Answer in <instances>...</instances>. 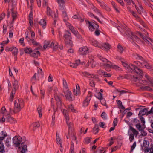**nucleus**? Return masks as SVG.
I'll return each instance as SVG.
<instances>
[{
	"label": "nucleus",
	"instance_id": "nucleus-1",
	"mask_svg": "<svg viewBox=\"0 0 153 153\" xmlns=\"http://www.w3.org/2000/svg\"><path fill=\"white\" fill-rule=\"evenodd\" d=\"M144 77V80L139 79L137 77L135 76H133L132 79L135 82L140 84L144 85H150L152 86H153V78L147 74H145Z\"/></svg>",
	"mask_w": 153,
	"mask_h": 153
},
{
	"label": "nucleus",
	"instance_id": "nucleus-2",
	"mask_svg": "<svg viewBox=\"0 0 153 153\" xmlns=\"http://www.w3.org/2000/svg\"><path fill=\"white\" fill-rule=\"evenodd\" d=\"M24 105V103L23 100L21 99H18L15 101L13 110L10 108L9 111L10 114H15L19 112L21 108H23Z\"/></svg>",
	"mask_w": 153,
	"mask_h": 153
},
{
	"label": "nucleus",
	"instance_id": "nucleus-3",
	"mask_svg": "<svg viewBox=\"0 0 153 153\" xmlns=\"http://www.w3.org/2000/svg\"><path fill=\"white\" fill-rule=\"evenodd\" d=\"M134 58L140 60V67H145L148 69H151L152 68V66L149 64L141 56L138 54H136L134 55Z\"/></svg>",
	"mask_w": 153,
	"mask_h": 153
},
{
	"label": "nucleus",
	"instance_id": "nucleus-4",
	"mask_svg": "<svg viewBox=\"0 0 153 153\" xmlns=\"http://www.w3.org/2000/svg\"><path fill=\"white\" fill-rule=\"evenodd\" d=\"M134 58L140 60V67H145L148 69H151L152 68V66L149 64L141 56L138 54H136L134 55Z\"/></svg>",
	"mask_w": 153,
	"mask_h": 153
},
{
	"label": "nucleus",
	"instance_id": "nucleus-5",
	"mask_svg": "<svg viewBox=\"0 0 153 153\" xmlns=\"http://www.w3.org/2000/svg\"><path fill=\"white\" fill-rule=\"evenodd\" d=\"M131 69L132 71L134 70L135 71L139 74L141 77L140 78H141L143 75V72L142 70L137 67V66H139L140 65L139 61H134V64H131Z\"/></svg>",
	"mask_w": 153,
	"mask_h": 153
},
{
	"label": "nucleus",
	"instance_id": "nucleus-6",
	"mask_svg": "<svg viewBox=\"0 0 153 153\" xmlns=\"http://www.w3.org/2000/svg\"><path fill=\"white\" fill-rule=\"evenodd\" d=\"M54 91H55L54 98L56 101V105L57 108H61L62 106L61 100L58 95V92L57 91V88L56 87H55L54 88Z\"/></svg>",
	"mask_w": 153,
	"mask_h": 153
},
{
	"label": "nucleus",
	"instance_id": "nucleus-7",
	"mask_svg": "<svg viewBox=\"0 0 153 153\" xmlns=\"http://www.w3.org/2000/svg\"><path fill=\"white\" fill-rule=\"evenodd\" d=\"M22 140V138L19 136H16L13 139V143L14 145L16 147H19L21 145Z\"/></svg>",
	"mask_w": 153,
	"mask_h": 153
},
{
	"label": "nucleus",
	"instance_id": "nucleus-8",
	"mask_svg": "<svg viewBox=\"0 0 153 153\" xmlns=\"http://www.w3.org/2000/svg\"><path fill=\"white\" fill-rule=\"evenodd\" d=\"M149 109L148 108H146L140 110L139 112L138 116H142L145 115H147L149 114L153 113V107H152L149 111H148Z\"/></svg>",
	"mask_w": 153,
	"mask_h": 153
},
{
	"label": "nucleus",
	"instance_id": "nucleus-9",
	"mask_svg": "<svg viewBox=\"0 0 153 153\" xmlns=\"http://www.w3.org/2000/svg\"><path fill=\"white\" fill-rule=\"evenodd\" d=\"M99 58L100 60L104 62V66L106 70H107V68H112V64L111 62L108 61L105 58L102 57L101 56H99Z\"/></svg>",
	"mask_w": 153,
	"mask_h": 153
},
{
	"label": "nucleus",
	"instance_id": "nucleus-10",
	"mask_svg": "<svg viewBox=\"0 0 153 153\" xmlns=\"http://www.w3.org/2000/svg\"><path fill=\"white\" fill-rule=\"evenodd\" d=\"M46 14L48 17H51L52 18H56L57 16L55 12L51 10V8L48 6L47 7L46 12Z\"/></svg>",
	"mask_w": 153,
	"mask_h": 153
},
{
	"label": "nucleus",
	"instance_id": "nucleus-11",
	"mask_svg": "<svg viewBox=\"0 0 153 153\" xmlns=\"http://www.w3.org/2000/svg\"><path fill=\"white\" fill-rule=\"evenodd\" d=\"M51 107L53 109V110L54 111V113L53 115L52 116V122L51 123V125L52 126H53L55 123V112H56L57 110V108L56 107H55L54 105L53 102H54V99L53 98H52L51 99Z\"/></svg>",
	"mask_w": 153,
	"mask_h": 153
},
{
	"label": "nucleus",
	"instance_id": "nucleus-12",
	"mask_svg": "<svg viewBox=\"0 0 153 153\" xmlns=\"http://www.w3.org/2000/svg\"><path fill=\"white\" fill-rule=\"evenodd\" d=\"M86 24L88 25L89 29L91 31H93L95 30H97L99 28V25L97 24H94V23H91L90 22H88Z\"/></svg>",
	"mask_w": 153,
	"mask_h": 153
},
{
	"label": "nucleus",
	"instance_id": "nucleus-13",
	"mask_svg": "<svg viewBox=\"0 0 153 153\" xmlns=\"http://www.w3.org/2000/svg\"><path fill=\"white\" fill-rule=\"evenodd\" d=\"M137 35L140 36L143 40L148 45L149 44L151 45V42H153L152 40L151 39L147 37H145L143 36H142L141 33L140 32H138L137 33Z\"/></svg>",
	"mask_w": 153,
	"mask_h": 153
},
{
	"label": "nucleus",
	"instance_id": "nucleus-14",
	"mask_svg": "<svg viewBox=\"0 0 153 153\" xmlns=\"http://www.w3.org/2000/svg\"><path fill=\"white\" fill-rule=\"evenodd\" d=\"M82 74L83 76L89 78H93L94 80H98V79L97 75L91 74L86 72H83Z\"/></svg>",
	"mask_w": 153,
	"mask_h": 153
},
{
	"label": "nucleus",
	"instance_id": "nucleus-15",
	"mask_svg": "<svg viewBox=\"0 0 153 153\" xmlns=\"http://www.w3.org/2000/svg\"><path fill=\"white\" fill-rule=\"evenodd\" d=\"M88 49L86 46L81 47L79 48V54L85 55L88 53Z\"/></svg>",
	"mask_w": 153,
	"mask_h": 153
},
{
	"label": "nucleus",
	"instance_id": "nucleus-16",
	"mask_svg": "<svg viewBox=\"0 0 153 153\" xmlns=\"http://www.w3.org/2000/svg\"><path fill=\"white\" fill-rule=\"evenodd\" d=\"M63 92L65 94V97L67 100L70 101L72 100L71 93V92L69 91V89H68L67 91L63 90Z\"/></svg>",
	"mask_w": 153,
	"mask_h": 153
},
{
	"label": "nucleus",
	"instance_id": "nucleus-17",
	"mask_svg": "<svg viewBox=\"0 0 153 153\" xmlns=\"http://www.w3.org/2000/svg\"><path fill=\"white\" fill-rule=\"evenodd\" d=\"M54 42L51 43V42L49 41H45L44 42V45H43V49L44 50L46 49H48L51 48H52L53 45H54Z\"/></svg>",
	"mask_w": 153,
	"mask_h": 153
},
{
	"label": "nucleus",
	"instance_id": "nucleus-18",
	"mask_svg": "<svg viewBox=\"0 0 153 153\" xmlns=\"http://www.w3.org/2000/svg\"><path fill=\"white\" fill-rule=\"evenodd\" d=\"M128 36L130 37L133 40H135L137 42H139L140 41V39L136 35H133V33L131 31L128 32Z\"/></svg>",
	"mask_w": 153,
	"mask_h": 153
},
{
	"label": "nucleus",
	"instance_id": "nucleus-19",
	"mask_svg": "<svg viewBox=\"0 0 153 153\" xmlns=\"http://www.w3.org/2000/svg\"><path fill=\"white\" fill-rule=\"evenodd\" d=\"M69 118H66V122L67 125L69 127V131H68V134H69L70 133H71L73 131V129L72 127H73V124L72 123L69 121Z\"/></svg>",
	"mask_w": 153,
	"mask_h": 153
},
{
	"label": "nucleus",
	"instance_id": "nucleus-20",
	"mask_svg": "<svg viewBox=\"0 0 153 153\" xmlns=\"http://www.w3.org/2000/svg\"><path fill=\"white\" fill-rule=\"evenodd\" d=\"M60 6V9L61 10H62V15L63 17H64V21L66 22L68 20V17L65 11L64 7L63 6V5H62V6Z\"/></svg>",
	"mask_w": 153,
	"mask_h": 153
},
{
	"label": "nucleus",
	"instance_id": "nucleus-21",
	"mask_svg": "<svg viewBox=\"0 0 153 153\" xmlns=\"http://www.w3.org/2000/svg\"><path fill=\"white\" fill-rule=\"evenodd\" d=\"M19 147V149L21 153H25L27 150V146L26 145H23L21 143L20 146Z\"/></svg>",
	"mask_w": 153,
	"mask_h": 153
},
{
	"label": "nucleus",
	"instance_id": "nucleus-22",
	"mask_svg": "<svg viewBox=\"0 0 153 153\" xmlns=\"http://www.w3.org/2000/svg\"><path fill=\"white\" fill-rule=\"evenodd\" d=\"M56 143L58 144H59L60 147L62 148V140L59 136V134L56 133Z\"/></svg>",
	"mask_w": 153,
	"mask_h": 153
},
{
	"label": "nucleus",
	"instance_id": "nucleus-23",
	"mask_svg": "<svg viewBox=\"0 0 153 153\" xmlns=\"http://www.w3.org/2000/svg\"><path fill=\"white\" fill-rule=\"evenodd\" d=\"M101 43V42H99L96 40H93L92 41L91 43L93 46L98 47L100 48H102Z\"/></svg>",
	"mask_w": 153,
	"mask_h": 153
},
{
	"label": "nucleus",
	"instance_id": "nucleus-24",
	"mask_svg": "<svg viewBox=\"0 0 153 153\" xmlns=\"http://www.w3.org/2000/svg\"><path fill=\"white\" fill-rule=\"evenodd\" d=\"M101 47L100 48L103 50H105L106 51L108 50L110 47V45L108 43H101Z\"/></svg>",
	"mask_w": 153,
	"mask_h": 153
},
{
	"label": "nucleus",
	"instance_id": "nucleus-25",
	"mask_svg": "<svg viewBox=\"0 0 153 153\" xmlns=\"http://www.w3.org/2000/svg\"><path fill=\"white\" fill-rule=\"evenodd\" d=\"M29 23L30 25H31L33 24V18L32 14V8L30 7V14L29 16Z\"/></svg>",
	"mask_w": 153,
	"mask_h": 153
},
{
	"label": "nucleus",
	"instance_id": "nucleus-26",
	"mask_svg": "<svg viewBox=\"0 0 153 153\" xmlns=\"http://www.w3.org/2000/svg\"><path fill=\"white\" fill-rule=\"evenodd\" d=\"M73 94L74 95L77 96L80 94V87L78 85H76V88L74 89L73 90Z\"/></svg>",
	"mask_w": 153,
	"mask_h": 153
},
{
	"label": "nucleus",
	"instance_id": "nucleus-27",
	"mask_svg": "<svg viewBox=\"0 0 153 153\" xmlns=\"http://www.w3.org/2000/svg\"><path fill=\"white\" fill-rule=\"evenodd\" d=\"M131 13L133 16L135 18L137 21H139L142 25L143 24V21L135 12L133 11H131Z\"/></svg>",
	"mask_w": 153,
	"mask_h": 153
},
{
	"label": "nucleus",
	"instance_id": "nucleus-28",
	"mask_svg": "<svg viewBox=\"0 0 153 153\" xmlns=\"http://www.w3.org/2000/svg\"><path fill=\"white\" fill-rule=\"evenodd\" d=\"M97 2L99 4L101 7L103 9H105L106 10L109 11L110 10L109 8L106 7V5L102 1H100L97 0Z\"/></svg>",
	"mask_w": 153,
	"mask_h": 153
},
{
	"label": "nucleus",
	"instance_id": "nucleus-29",
	"mask_svg": "<svg viewBox=\"0 0 153 153\" xmlns=\"http://www.w3.org/2000/svg\"><path fill=\"white\" fill-rule=\"evenodd\" d=\"M47 20L46 16H45L44 19H42L39 22L40 24L42 26L43 28L45 27V26L46 25V20Z\"/></svg>",
	"mask_w": 153,
	"mask_h": 153
},
{
	"label": "nucleus",
	"instance_id": "nucleus-30",
	"mask_svg": "<svg viewBox=\"0 0 153 153\" xmlns=\"http://www.w3.org/2000/svg\"><path fill=\"white\" fill-rule=\"evenodd\" d=\"M13 88L12 91H14L15 92L18 89L19 86L18 81L16 80H14L13 83Z\"/></svg>",
	"mask_w": 153,
	"mask_h": 153
},
{
	"label": "nucleus",
	"instance_id": "nucleus-31",
	"mask_svg": "<svg viewBox=\"0 0 153 153\" xmlns=\"http://www.w3.org/2000/svg\"><path fill=\"white\" fill-rule=\"evenodd\" d=\"M147 85V86H141L140 87L141 89L143 90L146 91H150L152 90V89L151 87V86L150 85Z\"/></svg>",
	"mask_w": 153,
	"mask_h": 153
},
{
	"label": "nucleus",
	"instance_id": "nucleus-32",
	"mask_svg": "<svg viewBox=\"0 0 153 153\" xmlns=\"http://www.w3.org/2000/svg\"><path fill=\"white\" fill-rule=\"evenodd\" d=\"M136 128L140 131H141L144 130V129L146 128L145 125H142L141 126V125L139 123L136 124Z\"/></svg>",
	"mask_w": 153,
	"mask_h": 153
},
{
	"label": "nucleus",
	"instance_id": "nucleus-33",
	"mask_svg": "<svg viewBox=\"0 0 153 153\" xmlns=\"http://www.w3.org/2000/svg\"><path fill=\"white\" fill-rule=\"evenodd\" d=\"M129 131H131L133 133L132 134H133L135 136H137L138 134V132L132 126H130L128 132Z\"/></svg>",
	"mask_w": 153,
	"mask_h": 153
},
{
	"label": "nucleus",
	"instance_id": "nucleus-34",
	"mask_svg": "<svg viewBox=\"0 0 153 153\" xmlns=\"http://www.w3.org/2000/svg\"><path fill=\"white\" fill-rule=\"evenodd\" d=\"M131 2L135 6L136 9L141 6L140 2L138 0H136L135 2L131 1Z\"/></svg>",
	"mask_w": 153,
	"mask_h": 153
},
{
	"label": "nucleus",
	"instance_id": "nucleus-35",
	"mask_svg": "<svg viewBox=\"0 0 153 153\" xmlns=\"http://www.w3.org/2000/svg\"><path fill=\"white\" fill-rule=\"evenodd\" d=\"M149 143L148 141L144 140L142 146V149H145L149 147Z\"/></svg>",
	"mask_w": 153,
	"mask_h": 153
},
{
	"label": "nucleus",
	"instance_id": "nucleus-36",
	"mask_svg": "<svg viewBox=\"0 0 153 153\" xmlns=\"http://www.w3.org/2000/svg\"><path fill=\"white\" fill-rule=\"evenodd\" d=\"M62 84L64 88L63 90L67 91V90L68 89V87L67 82L65 79L64 78H63L62 79Z\"/></svg>",
	"mask_w": 153,
	"mask_h": 153
},
{
	"label": "nucleus",
	"instance_id": "nucleus-37",
	"mask_svg": "<svg viewBox=\"0 0 153 153\" xmlns=\"http://www.w3.org/2000/svg\"><path fill=\"white\" fill-rule=\"evenodd\" d=\"M71 39H64L65 44L67 45L72 46V42L71 40Z\"/></svg>",
	"mask_w": 153,
	"mask_h": 153
},
{
	"label": "nucleus",
	"instance_id": "nucleus-38",
	"mask_svg": "<svg viewBox=\"0 0 153 153\" xmlns=\"http://www.w3.org/2000/svg\"><path fill=\"white\" fill-rule=\"evenodd\" d=\"M12 53L15 56H17L18 51V48L15 47H12Z\"/></svg>",
	"mask_w": 153,
	"mask_h": 153
},
{
	"label": "nucleus",
	"instance_id": "nucleus-39",
	"mask_svg": "<svg viewBox=\"0 0 153 153\" xmlns=\"http://www.w3.org/2000/svg\"><path fill=\"white\" fill-rule=\"evenodd\" d=\"M69 29L72 32V33L75 35H77V34L78 33V32L77 30L72 26H70Z\"/></svg>",
	"mask_w": 153,
	"mask_h": 153
},
{
	"label": "nucleus",
	"instance_id": "nucleus-40",
	"mask_svg": "<svg viewBox=\"0 0 153 153\" xmlns=\"http://www.w3.org/2000/svg\"><path fill=\"white\" fill-rule=\"evenodd\" d=\"M121 62L122 63V64L124 67L126 68L127 69H128L129 71H132V70H131V64H130V65H128V64H126V63L123 62L122 61H121Z\"/></svg>",
	"mask_w": 153,
	"mask_h": 153
},
{
	"label": "nucleus",
	"instance_id": "nucleus-41",
	"mask_svg": "<svg viewBox=\"0 0 153 153\" xmlns=\"http://www.w3.org/2000/svg\"><path fill=\"white\" fill-rule=\"evenodd\" d=\"M7 136L6 133L4 131H2L0 133V141H1L3 140L4 137Z\"/></svg>",
	"mask_w": 153,
	"mask_h": 153
},
{
	"label": "nucleus",
	"instance_id": "nucleus-42",
	"mask_svg": "<svg viewBox=\"0 0 153 153\" xmlns=\"http://www.w3.org/2000/svg\"><path fill=\"white\" fill-rule=\"evenodd\" d=\"M12 23H13L14 21L16 19L17 17V13L16 11L12 12Z\"/></svg>",
	"mask_w": 153,
	"mask_h": 153
},
{
	"label": "nucleus",
	"instance_id": "nucleus-43",
	"mask_svg": "<svg viewBox=\"0 0 153 153\" xmlns=\"http://www.w3.org/2000/svg\"><path fill=\"white\" fill-rule=\"evenodd\" d=\"M124 50V49L122 46L120 44H118L117 46V51L120 53L121 54L123 51Z\"/></svg>",
	"mask_w": 153,
	"mask_h": 153
},
{
	"label": "nucleus",
	"instance_id": "nucleus-44",
	"mask_svg": "<svg viewBox=\"0 0 153 153\" xmlns=\"http://www.w3.org/2000/svg\"><path fill=\"white\" fill-rule=\"evenodd\" d=\"M70 33L68 31H66L64 36V39H71L70 37Z\"/></svg>",
	"mask_w": 153,
	"mask_h": 153
},
{
	"label": "nucleus",
	"instance_id": "nucleus-45",
	"mask_svg": "<svg viewBox=\"0 0 153 153\" xmlns=\"http://www.w3.org/2000/svg\"><path fill=\"white\" fill-rule=\"evenodd\" d=\"M24 51L25 53L30 54L32 52V50L31 48L26 47L25 48Z\"/></svg>",
	"mask_w": 153,
	"mask_h": 153
},
{
	"label": "nucleus",
	"instance_id": "nucleus-46",
	"mask_svg": "<svg viewBox=\"0 0 153 153\" xmlns=\"http://www.w3.org/2000/svg\"><path fill=\"white\" fill-rule=\"evenodd\" d=\"M99 131V127L97 125H95L93 129V132L95 134H97Z\"/></svg>",
	"mask_w": 153,
	"mask_h": 153
},
{
	"label": "nucleus",
	"instance_id": "nucleus-47",
	"mask_svg": "<svg viewBox=\"0 0 153 153\" xmlns=\"http://www.w3.org/2000/svg\"><path fill=\"white\" fill-rule=\"evenodd\" d=\"M42 108L41 106H39L37 108V111L39 114V117H41L42 116Z\"/></svg>",
	"mask_w": 153,
	"mask_h": 153
},
{
	"label": "nucleus",
	"instance_id": "nucleus-48",
	"mask_svg": "<svg viewBox=\"0 0 153 153\" xmlns=\"http://www.w3.org/2000/svg\"><path fill=\"white\" fill-rule=\"evenodd\" d=\"M1 112L2 113L4 114V115H9L10 113H10L7 112V111L5 107H3L1 108Z\"/></svg>",
	"mask_w": 153,
	"mask_h": 153
},
{
	"label": "nucleus",
	"instance_id": "nucleus-49",
	"mask_svg": "<svg viewBox=\"0 0 153 153\" xmlns=\"http://www.w3.org/2000/svg\"><path fill=\"white\" fill-rule=\"evenodd\" d=\"M92 9L93 11L96 13L97 14H99L100 15H102V13L100 11L99 9H97L95 7L93 6V7L92 8Z\"/></svg>",
	"mask_w": 153,
	"mask_h": 153
},
{
	"label": "nucleus",
	"instance_id": "nucleus-50",
	"mask_svg": "<svg viewBox=\"0 0 153 153\" xmlns=\"http://www.w3.org/2000/svg\"><path fill=\"white\" fill-rule=\"evenodd\" d=\"M88 14L90 16L94 17L99 22H100L101 23H102V22L99 19L97 16H95L93 13L91 12H88Z\"/></svg>",
	"mask_w": 153,
	"mask_h": 153
},
{
	"label": "nucleus",
	"instance_id": "nucleus-51",
	"mask_svg": "<svg viewBox=\"0 0 153 153\" xmlns=\"http://www.w3.org/2000/svg\"><path fill=\"white\" fill-rule=\"evenodd\" d=\"M138 13L140 14H141L142 13L145 12L144 10H143V8L142 6L139 7L137 8L136 9Z\"/></svg>",
	"mask_w": 153,
	"mask_h": 153
},
{
	"label": "nucleus",
	"instance_id": "nucleus-52",
	"mask_svg": "<svg viewBox=\"0 0 153 153\" xmlns=\"http://www.w3.org/2000/svg\"><path fill=\"white\" fill-rule=\"evenodd\" d=\"M39 122H35L33 123L31 125V126L33 128H37L39 126Z\"/></svg>",
	"mask_w": 153,
	"mask_h": 153
},
{
	"label": "nucleus",
	"instance_id": "nucleus-53",
	"mask_svg": "<svg viewBox=\"0 0 153 153\" xmlns=\"http://www.w3.org/2000/svg\"><path fill=\"white\" fill-rule=\"evenodd\" d=\"M68 110L70 111L73 112H76V110L75 109L72 105H70L68 106Z\"/></svg>",
	"mask_w": 153,
	"mask_h": 153
},
{
	"label": "nucleus",
	"instance_id": "nucleus-54",
	"mask_svg": "<svg viewBox=\"0 0 153 153\" xmlns=\"http://www.w3.org/2000/svg\"><path fill=\"white\" fill-rule=\"evenodd\" d=\"M117 103L119 105L120 108H121L122 109H125L123 105L122 102L119 100H117Z\"/></svg>",
	"mask_w": 153,
	"mask_h": 153
},
{
	"label": "nucleus",
	"instance_id": "nucleus-55",
	"mask_svg": "<svg viewBox=\"0 0 153 153\" xmlns=\"http://www.w3.org/2000/svg\"><path fill=\"white\" fill-rule=\"evenodd\" d=\"M15 93V92H14V91H12L11 93V95H10V97L9 99V100L11 102L13 101V98Z\"/></svg>",
	"mask_w": 153,
	"mask_h": 153
},
{
	"label": "nucleus",
	"instance_id": "nucleus-56",
	"mask_svg": "<svg viewBox=\"0 0 153 153\" xmlns=\"http://www.w3.org/2000/svg\"><path fill=\"white\" fill-rule=\"evenodd\" d=\"M90 100H86V99H85L83 102V106L84 107L87 106L89 104V101Z\"/></svg>",
	"mask_w": 153,
	"mask_h": 153
},
{
	"label": "nucleus",
	"instance_id": "nucleus-57",
	"mask_svg": "<svg viewBox=\"0 0 153 153\" xmlns=\"http://www.w3.org/2000/svg\"><path fill=\"white\" fill-rule=\"evenodd\" d=\"M31 41L33 45H34L39 46L40 45V44L39 43L37 42L34 40V39H31Z\"/></svg>",
	"mask_w": 153,
	"mask_h": 153
},
{
	"label": "nucleus",
	"instance_id": "nucleus-58",
	"mask_svg": "<svg viewBox=\"0 0 153 153\" xmlns=\"http://www.w3.org/2000/svg\"><path fill=\"white\" fill-rule=\"evenodd\" d=\"M69 136V137H72V139L73 140H76V136L75 135L74 133L73 132V131L72 132V133H70L69 134H68Z\"/></svg>",
	"mask_w": 153,
	"mask_h": 153
},
{
	"label": "nucleus",
	"instance_id": "nucleus-59",
	"mask_svg": "<svg viewBox=\"0 0 153 153\" xmlns=\"http://www.w3.org/2000/svg\"><path fill=\"white\" fill-rule=\"evenodd\" d=\"M92 96V93L90 91H89L88 92V94L86 97V100H90L91 97Z\"/></svg>",
	"mask_w": 153,
	"mask_h": 153
},
{
	"label": "nucleus",
	"instance_id": "nucleus-60",
	"mask_svg": "<svg viewBox=\"0 0 153 153\" xmlns=\"http://www.w3.org/2000/svg\"><path fill=\"white\" fill-rule=\"evenodd\" d=\"M112 68H113L114 69H115L116 70H119V71H121L122 70L121 68L119 67V66L117 65H112Z\"/></svg>",
	"mask_w": 153,
	"mask_h": 153
},
{
	"label": "nucleus",
	"instance_id": "nucleus-61",
	"mask_svg": "<svg viewBox=\"0 0 153 153\" xmlns=\"http://www.w3.org/2000/svg\"><path fill=\"white\" fill-rule=\"evenodd\" d=\"M96 97L100 100L102 98V94L100 92H99L96 95Z\"/></svg>",
	"mask_w": 153,
	"mask_h": 153
},
{
	"label": "nucleus",
	"instance_id": "nucleus-62",
	"mask_svg": "<svg viewBox=\"0 0 153 153\" xmlns=\"http://www.w3.org/2000/svg\"><path fill=\"white\" fill-rule=\"evenodd\" d=\"M141 123H142L143 125H145V121L144 118L142 116H138Z\"/></svg>",
	"mask_w": 153,
	"mask_h": 153
},
{
	"label": "nucleus",
	"instance_id": "nucleus-63",
	"mask_svg": "<svg viewBox=\"0 0 153 153\" xmlns=\"http://www.w3.org/2000/svg\"><path fill=\"white\" fill-rule=\"evenodd\" d=\"M136 146V142H134L133 144L131 146V150L130 151V153L132 152Z\"/></svg>",
	"mask_w": 153,
	"mask_h": 153
},
{
	"label": "nucleus",
	"instance_id": "nucleus-64",
	"mask_svg": "<svg viewBox=\"0 0 153 153\" xmlns=\"http://www.w3.org/2000/svg\"><path fill=\"white\" fill-rule=\"evenodd\" d=\"M52 42H54V44L53 45L52 47V48H53L54 49H56L58 48V43L57 42L55 41H53Z\"/></svg>",
	"mask_w": 153,
	"mask_h": 153
}]
</instances>
